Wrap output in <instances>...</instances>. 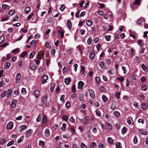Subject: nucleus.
I'll use <instances>...</instances> for the list:
<instances>
[{"label":"nucleus","mask_w":148,"mask_h":148,"mask_svg":"<svg viewBox=\"0 0 148 148\" xmlns=\"http://www.w3.org/2000/svg\"><path fill=\"white\" fill-rule=\"evenodd\" d=\"M21 74L20 73H18L16 74L15 78L16 83H18L20 82L21 80Z\"/></svg>","instance_id":"obj_1"},{"label":"nucleus","mask_w":148,"mask_h":148,"mask_svg":"<svg viewBox=\"0 0 148 148\" xmlns=\"http://www.w3.org/2000/svg\"><path fill=\"white\" fill-rule=\"evenodd\" d=\"M48 97L47 96H43L42 97V101L44 104L45 103V105L46 106H48L49 105V103L47 102V99Z\"/></svg>","instance_id":"obj_2"},{"label":"nucleus","mask_w":148,"mask_h":148,"mask_svg":"<svg viewBox=\"0 0 148 148\" xmlns=\"http://www.w3.org/2000/svg\"><path fill=\"white\" fill-rule=\"evenodd\" d=\"M32 130L31 129H29L27 131L26 134V137L28 138L30 136L32 133Z\"/></svg>","instance_id":"obj_3"},{"label":"nucleus","mask_w":148,"mask_h":148,"mask_svg":"<svg viewBox=\"0 0 148 148\" xmlns=\"http://www.w3.org/2000/svg\"><path fill=\"white\" fill-rule=\"evenodd\" d=\"M48 76L47 75H45L43 76L42 78V83L43 84L47 82V80L48 79Z\"/></svg>","instance_id":"obj_4"},{"label":"nucleus","mask_w":148,"mask_h":148,"mask_svg":"<svg viewBox=\"0 0 148 148\" xmlns=\"http://www.w3.org/2000/svg\"><path fill=\"white\" fill-rule=\"evenodd\" d=\"M116 102L115 101H112V104L110 106V108L112 110H114L116 108Z\"/></svg>","instance_id":"obj_5"},{"label":"nucleus","mask_w":148,"mask_h":148,"mask_svg":"<svg viewBox=\"0 0 148 148\" xmlns=\"http://www.w3.org/2000/svg\"><path fill=\"white\" fill-rule=\"evenodd\" d=\"M89 119L90 117L89 116H85L83 120V123L84 124H86L88 122Z\"/></svg>","instance_id":"obj_6"},{"label":"nucleus","mask_w":148,"mask_h":148,"mask_svg":"<svg viewBox=\"0 0 148 148\" xmlns=\"http://www.w3.org/2000/svg\"><path fill=\"white\" fill-rule=\"evenodd\" d=\"M89 92L90 93V96L92 98H94L95 97V94L94 92L92 89L89 90Z\"/></svg>","instance_id":"obj_7"},{"label":"nucleus","mask_w":148,"mask_h":148,"mask_svg":"<svg viewBox=\"0 0 148 148\" xmlns=\"http://www.w3.org/2000/svg\"><path fill=\"white\" fill-rule=\"evenodd\" d=\"M95 53L93 51H91L89 55V58L90 59H93L95 57Z\"/></svg>","instance_id":"obj_8"},{"label":"nucleus","mask_w":148,"mask_h":148,"mask_svg":"<svg viewBox=\"0 0 148 148\" xmlns=\"http://www.w3.org/2000/svg\"><path fill=\"white\" fill-rule=\"evenodd\" d=\"M134 1L132 3V4L134 6H136L139 4L141 0H134Z\"/></svg>","instance_id":"obj_9"},{"label":"nucleus","mask_w":148,"mask_h":148,"mask_svg":"<svg viewBox=\"0 0 148 148\" xmlns=\"http://www.w3.org/2000/svg\"><path fill=\"white\" fill-rule=\"evenodd\" d=\"M148 106V104L145 102H143L141 105V108L143 109H145L147 108Z\"/></svg>","instance_id":"obj_10"},{"label":"nucleus","mask_w":148,"mask_h":148,"mask_svg":"<svg viewBox=\"0 0 148 148\" xmlns=\"http://www.w3.org/2000/svg\"><path fill=\"white\" fill-rule=\"evenodd\" d=\"M66 25L68 28L69 29H71L72 24L70 20H68L66 22Z\"/></svg>","instance_id":"obj_11"},{"label":"nucleus","mask_w":148,"mask_h":148,"mask_svg":"<svg viewBox=\"0 0 148 148\" xmlns=\"http://www.w3.org/2000/svg\"><path fill=\"white\" fill-rule=\"evenodd\" d=\"M71 79L70 77L66 78L64 79L65 83L67 85H68L71 81Z\"/></svg>","instance_id":"obj_12"},{"label":"nucleus","mask_w":148,"mask_h":148,"mask_svg":"<svg viewBox=\"0 0 148 148\" xmlns=\"http://www.w3.org/2000/svg\"><path fill=\"white\" fill-rule=\"evenodd\" d=\"M127 123L129 124H132L133 123V121L132 120V118L131 116L129 117L127 119Z\"/></svg>","instance_id":"obj_13"},{"label":"nucleus","mask_w":148,"mask_h":148,"mask_svg":"<svg viewBox=\"0 0 148 148\" xmlns=\"http://www.w3.org/2000/svg\"><path fill=\"white\" fill-rule=\"evenodd\" d=\"M13 123L12 122H10L7 125V128L9 129H12L13 127Z\"/></svg>","instance_id":"obj_14"},{"label":"nucleus","mask_w":148,"mask_h":148,"mask_svg":"<svg viewBox=\"0 0 148 148\" xmlns=\"http://www.w3.org/2000/svg\"><path fill=\"white\" fill-rule=\"evenodd\" d=\"M6 95L8 97H10L12 93V91L10 89H8L6 91Z\"/></svg>","instance_id":"obj_15"},{"label":"nucleus","mask_w":148,"mask_h":148,"mask_svg":"<svg viewBox=\"0 0 148 148\" xmlns=\"http://www.w3.org/2000/svg\"><path fill=\"white\" fill-rule=\"evenodd\" d=\"M11 63L8 62L5 63L4 65V69H8L11 66Z\"/></svg>","instance_id":"obj_16"},{"label":"nucleus","mask_w":148,"mask_h":148,"mask_svg":"<svg viewBox=\"0 0 148 148\" xmlns=\"http://www.w3.org/2000/svg\"><path fill=\"white\" fill-rule=\"evenodd\" d=\"M17 101L16 100H13L11 103V106L12 108H14L16 106V104L17 103Z\"/></svg>","instance_id":"obj_17"},{"label":"nucleus","mask_w":148,"mask_h":148,"mask_svg":"<svg viewBox=\"0 0 148 148\" xmlns=\"http://www.w3.org/2000/svg\"><path fill=\"white\" fill-rule=\"evenodd\" d=\"M105 125L107 129L110 130L112 129V125L110 123L107 122L106 123Z\"/></svg>","instance_id":"obj_18"},{"label":"nucleus","mask_w":148,"mask_h":148,"mask_svg":"<svg viewBox=\"0 0 148 148\" xmlns=\"http://www.w3.org/2000/svg\"><path fill=\"white\" fill-rule=\"evenodd\" d=\"M84 84L82 81H79L78 83V88L79 89L82 88L83 86L84 85Z\"/></svg>","instance_id":"obj_19"},{"label":"nucleus","mask_w":148,"mask_h":148,"mask_svg":"<svg viewBox=\"0 0 148 148\" xmlns=\"http://www.w3.org/2000/svg\"><path fill=\"white\" fill-rule=\"evenodd\" d=\"M47 118L46 115L44 114L42 119V122L43 123H45L47 121Z\"/></svg>","instance_id":"obj_20"},{"label":"nucleus","mask_w":148,"mask_h":148,"mask_svg":"<svg viewBox=\"0 0 148 148\" xmlns=\"http://www.w3.org/2000/svg\"><path fill=\"white\" fill-rule=\"evenodd\" d=\"M29 68L33 71L36 68L35 64L33 63L29 65Z\"/></svg>","instance_id":"obj_21"},{"label":"nucleus","mask_w":148,"mask_h":148,"mask_svg":"<svg viewBox=\"0 0 148 148\" xmlns=\"http://www.w3.org/2000/svg\"><path fill=\"white\" fill-rule=\"evenodd\" d=\"M38 58L39 59L41 57L43 56L44 55V52L42 51H40L38 53Z\"/></svg>","instance_id":"obj_22"},{"label":"nucleus","mask_w":148,"mask_h":148,"mask_svg":"<svg viewBox=\"0 0 148 148\" xmlns=\"http://www.w3.org/2000/svg\"><path fill=\"white\" fill-rule=\"evenodd\" d=\"M147 89V86L145 84L141 85V89L143 90L146 91Z\"/></svg>","instance_id":"obj_23"},{"label":"nucleus","mask_w":148,"mask_h":148,"mask_svg":"<svg viewBox=\"0 0 148 148\" xmlns=\"http://www.w3.org/2000/svg\"><path fill=\"white\" fill-rule=\"evenodd\" d=\"M30 7H26L25 9V14L29 13L30 11Z\"/></svg>","instance_id":"obj_24"},{"label":"nucleus","mask_w":148,"mask_h":148,"mask_svg":"<svg viewBox=\"0 0 148 148\" xmlns=\"http://www.w3.org/2000/svg\"><path fill=\"white\" fill-rule=\"evenodd\" d=\"M40 94V92L38 90H36L34 92V94L36 98L38 97Z\"/></svg>","instance_id":"obj_25"},{"label":"nucleus","mask_w":148,"mask_h":148,"mask_svg":"<svg viewBox=\"0 0 148 148\" xmlns=\"http://www.w3.org/2000/svg\"><path fill=\"white\" fill-rule=\"evenodd\" d=\"M45 134L47 137H48L50 135L49 130L48 129H46L45 132Z\"/></svg>","instance_id":"obj_26"},{"label":"nucleus","mask_w":148,"mask_h":148,"mask_svg":"<svg viewBox=\"0 0 148 148\" xmlns=\"http://www.w3.org/2000/svg\"><path fill=\"white\" fill-rule=\"evenodd\" d=\"M81 69L80 71V73L82 75H83L85 71L84 67L83 65H82L80 67Z\"/></svg>","instance_id":"obj_27"},{"label":"nucleus","mask_w":148,"mask_h":148,"mask_svg":"<svg viewBox=\"0 0 148 148\" xmlns=\"http://www.w3.org/2000/svg\"><path fill=\"white\" fill-rule=\"evenodd\" d=\"M55 84L52 83V84H51V86L50 89V90L51 92H53V91L54 88L55 87Z\"/></svg>","instance_id":"obj_28"},{"label":"nucleus","mask_w":148,"mask_h":148,"mask_svg":"<svg viewBox=\"0 0 148 148\" xmlns=\"http://www.w3.org/2000/svg\"><path fill=\"white\" fill-rule=\"evenodd\" d=\"M121 94V92H116L115 93V96L116 98L117 99L120 98V95Z\"/></svg>","instance_id":"obj_29"},{"label":"nucleus","mask_w":148,"mask_h":148,"mask_svg":"<svg viewBox=\"0 0 148 148\" xmlns=\"http://www.w3.org/2000/svg\"><path fill=\"white\" fill-rule=\"evenodd\" d=\"M41 118H42V115L41 114H40L38 115V116L37 118L36 119V121L37 122H39L41 120Z\"/></svg>","instance_id":"obj_30"},{"label":"nucleus","mask_w":148,"mask_h":148,"mask_svg":"<svg viewBox=\"0 0 148 148\" xmlns=\"http://www.w3.org/2000/svg\"><path fill=\"white\" fill-rule=\"evenodd\" d=\"M27 127V126L25 125H21L20 126V130H19L20 132L22 131L23 129H26Z\"/></svg>","instance_id":"obj_31"},{"label":"nucleus","mask_w":148,"mask_h":148,"mask_svg":"<svg viewBox=\"0 0 148 148\" xmlns=\"http://www.w3.org/2000/svg\"><path fill=\"white\" fill-rule=\"evenodd\" d=\"M114 114L117 117H119L120 116V114L119 112L117 111H116L114 112Z\"/></svg>","instance_id":"obj_32"},{"label":"nucleus","mask_w":148,"mask_h":148,"mask_svg":"<svg viewBox=\"0 0 148 148\" xmlns=\"http://www.w3.org/2000/svg\"><path fill=\"white\" fill-rule=\"evenodd\" d=\"M35 54V52L34 51H33L31 52L29 55V58L31 59L33 58Z\"/></svg>","instance_id":"obj_33"},{"label":"nucleus","mask_w":148,"mask_h":148,"mask_svg":"<svg viewBox=\"0 0 148 148\" xmlns=\"http://www.w3.org/2000/svg\"><path fill=\"white\" fill-rule=\"evenodd\" d=\"M27 54V53L26 51L23 52L21 54L20 57L22 58H24Z\"/></svg>","instance_id":"obj_34"},{"label":"nucleus","mask_w":148,"mask_h":148,"mask_svg":"<svg viewBox=\"0 0 148 148\" xmlns=\"http://www.w3.org/2000/svg\"><path fill=\"white\" fill-rule=\"evenodd\" d=\"M107 141L111 145L113 143V140L110 137H109L107 139Z\"/></svg>","instance_id":"obj_35"},{"label":"nucleus","mask_w":148,"mask_h":148,"mask_svg":"<svg viewBox=\"0 0 148 148\" xmlns=\"http://www.w3.org/2000/svg\"><path fill=\"white\" fill-rule=\"evenodd\" d=\"M86 24L89 26H91L92 24V23L90 20H88L86 22Z\"/></svg>","instance_id":"obj_36"},{"label":"nucleus","mask_w":148,"mask_h":148,"mask_svg":"<svg viewBox=\"0 0 148 148\" xmlns=\"http://www.w3.org/2000/svg\"><path fill=\"white\" fill-rule=\"evenodd\" d=\"M45 145V142L44 141L40 140L38 143V145L40 146H41L43 147Z\"/></svg>","instance_id":"obj_37"},{"label":"nucleus","mask_w":148,"mask_h":148,"mask_svg":"<svg viewBox=\"0 0 148 148\" xmlns=\"http://www.w3.org/2000/svg\"><path fill=\"white\" fill-rule=\"evenodd\" d=\"M100 66L102 68H105V64L103 62H101L99 63Z\"/></svg>","instance_id":"obj_38"},{"label":"nucleus","mask_w":148,"mask_h":148,"mask_svg":"<svg viewBox=\"0 0 148 148\" xmlns=\"http://www.w3.org/2000/svg\"><path fill=\"white\" fill-rule=\"evenodd\" d=\"M127 130V129L125 127H124L122 130V133L123 134H125Z\"/></svg>","instance_id":"obj_39"},{"label":"nucleus","mask_w":148,"mask_h":148,"mask_svg":"<svg viewBox=\"0 0 148 148\" xmlns=\"http://www.w3.org/2000/svg\"><path fill=\"white\" fill-rule=\"evenodd\" d=\"M79 99L81 101H82L84 99V95L83 94H80L79 96Z\"/></svg>","instance_id":"obj_40"},{"label":"nucleus","mask_w":148,"mask_h":148,"mask_svg":"<svg viewBox=\"0 0 148 148\" xmlns=\"http://www.w3.org/2000/svg\"><path fill=\"white\" fill-rule=\"evenodd\" d=\"M115 145L116 146V148H122L121 145V143L119 142L116 143Z\"/></svg>","instance_id":"obj_41"},{"label":"nucleus","mask_w":148,"mask_h":148,"mask_svg":"<svg viewBox=\"0 0 148 148\" xmlns=\"http://www.w3.org/2000/svg\"><path fill=\"white\" fill-rule=\"evenodd\" d=\"M71 90L73 93H75L76 91L75 85V84H73L71 88Z\"/></svg>","instance_id":"obj_42"},{"label":"nucleus","mask_w":148,"mask_h":148,"mask_svg":"<svg viewBox=\"0 0 148 148\" xmlns=\"http://www.w3.org/2000/svg\"><path fill=\"white\" fill-rule=\"evenodd\" d=\"M2 7L5 9H8L9 8V6L5 4H2Z\"/></svg>","instance_id":"obj_43"},{"label":"nucleus","mask_w":148,"mask_h":148,"mask_svg":"<svg viewBox=\"0 0 148 148\" xmlns=\"http://www.w3.org/2000/svg\"><path fill=\"white\" fill-rule=\"evenodd\" d=\"M6 142L5 139V138H3L0 140V144H3Z\"/></svg>","instance_id":"obj_44"},{"label":"nucleus","mask_w":148,"mask_h":148,"mask_svg":"<svg viewBox=\"0 0 148 148\" xmlns=\"http://www.w3.org/2000/svg\"><path fill=\"white\" fill-rule=\"evenodd\" d=\"M92 41V38L91 37H90L87 40V43L88 45L91 44Z\"/></svg>","instance_id":"obj_45"},{"label":"nucleus","mask_w":148,"mask_h":148,"mask_svg":"<svg viewBox=\"0 0 148 148\" xmlns=\"http://www.w3.org/2000/svg\"><path fill=\"white\" fill-rule=\"evenodd\" d=\"M5 38L4 36H2L0 37V43H2L5 41Z\"/></svg>","instance_id":"obj_46"},{"label":"nucleus","mask_w":148,"mask_h":148,"mask_svg":"<svg viewBox=\"0 0 148 148\" xmlns=\"http://www.w3.org/2000/svg\"><path fill=\"white\" fill-rule=\"evenodd\" d=\"M138 44L140 46L142 47L143 45V43L142 40H139L138 42Z\"/></svg>","instance_id":"obj_47"},{"label":"nucleus","mask_w":148,"mask_h":148,"mask_svg":"<svg viewBox=\"0 0 148 148\" xmlns=\"http://www.w3.org/2000/svg\"><path fill=\"white\" fill-rule=\"evenodd\" d=\"M20 51V49L19 48H17L14 49L12 50V51L14 53H16Z\"/></svg>","instance_id":"obj_48"},{"label":"nucleus","mask_w":148,"mask_h":148,"mask_svg":"<svg viewBox=\"0 0 148 148\" xmlns=\"http://www.w3.org/2000/svg\"><path fill=\"white\" fill-rule=\"evenodd\" d=\"M14 143V141L13 140H11L7 144V146L8 147L10 146L13 144Z\"/></svg>","instance_id":"obj_49"},{"label":"nucleus","mask_w":148,"mask_h":148,"mask_svg":"<svg viewBox=\"0 0 148 148\" xmlns=\"http://www.w3.org/2000/svg\"><path fill=\"white\" fill-rule=\"evenodd\" d=\"M110 37L111 36L110 35H105V36L106 39L108 41H110Z\"/></svg>","instance_id":"obj_50"},{"label":"nucleus","mask_w":148,"mask_h":148,"mask_svg":"<svg viewBox=\"0 0 148 148\" xmlns=\"http://www.w3.org/2000/svg\"><path fill=\"white\" fill-rule=\"evenodd\" d=\"M62 119L65 121H66L68 119V117L66 115H64L62 118Z\"/></svg>","instance_id":"obj_51"},{"label":"nucleus","mask_w":148,"mask_h":148,"mask_svg":"<svg viewBox=\"0 0 148 148\" xmlns=\"http://www.w3.org/2000/svg\"><path fill=\"white\" fill-rule=\"evenodd\" d=\"M102 99L104 102H106L108 99V98L105 95H103L102 96Z\"/></svg>","instance_id":"obj_52"},{"label":"nucleus","mask_w":148,"mask_h":148,"mask_svg":"<svg viewBox=\"0 0 148 148\" xmlns=\"http://www.w3.org/2000/svg\"><path fill=\"white\" fill-rule=\"evenodd\" d=\"M96 146V144L95 142H92L91 143L90 147V148H94V147Z\"/></svg>","instance_id":"obj_53"},{"label":"nucleus","mask_w":148,"mask_h":148,"mask_svg":"<svg viewBox=\"0 0 148 148\" xmlns=\"http://www.w3.org/2000/svg\"><path fill=\"white\" fill-rule=\"evenodd\" d=\"M66 7L64 5H62L61 7L60 8V9L62 11H63L65 9Z\"/></svg>","instance_id":"obj_54"},{"label":"nucleus","mask_w":148,"mask_h":148,"mask_svg":"<svg viewBox=\"0 0 148 148\" xmlns=\"http://www.w3.org/2000/svg\"><path fill=\"white\" fill-rule=\"evenodd\" d=\"M141 19H143V18H139L137 21V23L138 25H140L141 23L142 22V20Z\"/></svg>","instance_id":"obj_55"},{"label":"nucleus","mask_w":148,"mask_h":148,"mask_svg":"<svg viewBox=\"0 0 148 148\" xmlns=\"http://www.w3.org/2000/svg\"><path fill=\"white\" fill-rule=\"evenodd\" d=\"M15 13V11L14 10H12L9 11L8 14L10 15L11 16L13 15Z\"/></svg>","instance_id":"obj_56"},{"label":"nucleus","mask_w":148,"mask_h":148,"mask_svg":"<svg viewBox=\"0 0 148 148\" xmlns=\"http://www.w3.org/2000/svg\"><path fill=\"white\" fill-rule=\"evenodd\" d=\"M21 93L25 95L26 93V89L25 88H22L21 89Z\"/></svg>","instance_id":"obj_57"},{"label":"nucleus","mask_w":148,"mask_h":148,"mask_svg":"<svg viewBox=\"0 0 148 148\" xmlns=\"http://www.w3.org/2000/svg\"><path fill=\"white\" fill-rule=\"evenodd\" d=\"M96 114L99 116H100L101 115V113L98 110H96Z\"/></svg>","instance_id":"obj_58"},{"label":"nucleus","mask_w":148,"mask_h":148,"mask_svg":"<svg viewBox=\"0 0 148 148\" xmlns=\"http://www.w3.org/2000/svg\"><path fill=\"white\" fill-rule=\"evenodd\" d=\"M24 138V137L23 136H21L20 138L18 140V143H20L22 142Z\"/></svg>","instance_id":"obj_59"},{"label":"nucleus","mask_w":148,"mask_h":148,"mask_svg":"<svg viewBox=\"0 0 148 148\" xmlns=\"http://www.w3.org/2000/svg\"><path fill=\"white\" fill-rule=\"evenodd\" d=\"M138 140L137 137L136 136H135L133 139V142L134 144H136L137 143Z\"/></svg>","instance_id":"obj_60"},{"label":"nucleus","mask_w":148,"mask_h":148,"mask_svg":"<svg viewBox=\"0 0 148 148\" xmlns=\"http://www.w3.org/2000/svg\"><path fill=\"white\" fill-rule=\"evenodd\" d=\"M141 133L144 135H146L148 133V132L146 130H145L142 131L141 132Z\"/></svg>","instance_id":"obj_61"},{"label":"nucleus","mask_w":148,"mask_h":148,"mask_svg":"<svg viewBox=\"0 0 148 148\" xmlns=\"http://www.w3.org/2000/svg\"><path fill=\"white\" fill-rule=\"evenodd\" d=\"M95 80L97 83L98 84L100 81V78L99 77H96L95 78Z\"/></svg>","instance_id":"obj_62"},{"label":"nucleus","mask_w":148,"mask_h":148,"mask_svg":"<svg viewBox=\"0 0 148 148\" xmlns=\"http://www.w3.org/2000/svg\"><path fill=\"white\" fill-rule=\"evenodd\" d=\"M66 125L65 123L63 124L62 125V126L61 128V130H64L65 129L66 127Z\"/></svg>","instance_id":"obj_63"},{"label":"nucleus","mask_w":148,"mask_h":148,"mask_svg":"<svg viewBox=\"0 0 148 148\" xmlns=\"http://www.w3.org/2000/svg\"><path fill=\"white\" fill-rule=\"evenodd\" d=\"M106 63L108 65H110L111 64V61L109 59H107L106 60Z\"/></svg>","instance_id":"obj_64"}]
</instances>
